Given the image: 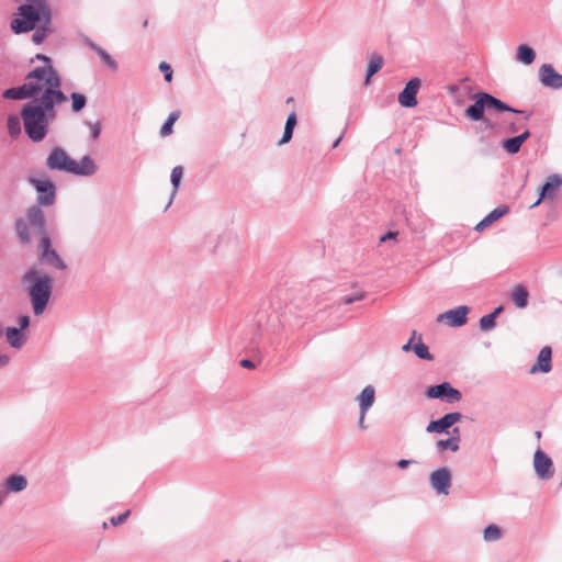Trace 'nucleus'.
<instances>
[{
    "label": "nucleus",
    "instance_id": "47",
    "mask_svg": "<svg viewBox=\"0 0 562 562\" xmlns=\"http://www.w3.org/2000/svg\"><path fill=\"white\" fill-rule=\"evenodd\" d=\"M366 414H367V412L360 411L359 427H360L361 429H366V428H367V426H366V424H364V417H366Z\"/></svg>",
    "mask_w": 562,
    "mask_h": 562
},
{
    "label": "nucleus",
    "instance_id": "5",
    "mask_svg": "<svg viewBox=\"0 0 562 562\" xmlns=\"http://www.w3.org/2000/svg\"><path fill=\"white\" fill-rule=\"evenodd\" d=\"M23 282L30 283L29 294L35 315H41L52 294V279L47 274L37 276L35 269H31L23 276Z\"/></svg>",
    "mask_w": 562,
    "mask_h": 562
},
{
    "label": "nucleus",
    "instance_id": "34",
    "mask_svg": "<svg viewBox=\"0 0 562 562\" xmlns=\"http://www.w3.org/2000/svg\"><path fill=\"white\" fill-rule=\"evenodd\" d=\"M502 537V530L496 525H490L484 530V540L495 541Z\"/></svg>",
    "mask_w": 562,
    "mask_h": 562
},
{
    "label": "nucleus",
    "instance_id": "57",
    "mask_svg": "<svg viewBox=\"0 0 562 562\" xmlns=\"http://www.w3.org/2000/svg\"><path fill=\"white\" fill-rule=\"evenodd\" d=\"M102 527H103V529H106L108 528V524L103 522Z\"/></svg>",
    "mask_w": 562,
    "mask_h": 562
},
{
    "label": "nucleus",
    "instance_id": "28",
    "mask_svg": "<svg viewBox=\"0 0 562 562\" xmlns=\"http://www.w3.org/2000/svg\"><path fill=\"white\" fill-rule=\"evenodd\" d=\"M535 58H536V53L531 47H529L525 44L518 46L517 59L520 63H522L525 65H530L533 63Z\"/></svg>",
    "mask_w": 562,
    "mask_h": 562
},
{
    "label": "nucleus",
    "instance_id": "3",
    "mask_svg": "<svg viewBox=\"0 0 562 562\" xmlns=\"http://www.w3.org/2000/svg\"><path fill=\"white\" fill-rule=\"evenodd\" d=\"M52 19L50 9L45 0H26L18 8L10 26L15 34L26 33L36 29L41 23Z\"/></svg>",
    "mask_w": 562,
    "mask_h": 562
},
{
    "label": "nucleus",
    "instance_id": "4",
    "mask_svg": "<svg viewBox=\"0 0 562 562\" xmlns=\"http://www.w3.org/2000/svg\"><path fill=\"white\" fill-rule=\"evenodd\" d=\"M46 165L52 170H61L74 175L91 176L97 167L89 156H85L80 161H76L59 147L54 148L47 157Z\"/></svg>",
    "mask_w": 562,
    "mask_h": 562
},
{
    "label": "nucleus",
    "instance_id": "49",
    "mask_svg": "<svg viewBox=\"0 0 562 562\" xmlns=\"http://www.w3.org/2000/svg\"><path fill=\"white\" fill-rule=\"evenodd\" d=\"M9 356L0 352V366H5L9 363Z\"/></svg>",
    "mask_w": 562,
    "mask_h": 562
},
{
    "label": "nucleus",
    "instance_id": "41",
    "mask_svg": "<svg viewBox=\"0 0 562 562\" xmlns=\"http://www.w3.org/2000/svg\"><path fill=\"white\" fill-rule=\"evenodd\" d=\"M507 213H508V207L507 206H503V207H497V209L493 210L488 214V216L495 222V221L499 220L502 216H504Z\"/></svg>",
    "mask_w": 562,
    "mask_h": 562
},
{
    "label": "nucleus",
    "instance_id": "46",
    "mask_svg": "<svg viewBox=\"0 0 562 562\" xmlns=\"http://www.w3.org/2000/svg\"><path fill=\"white\" fill-rule=\"evenodd\" d=\"M363 297H364L363 294H360L358 296H347V297L344 299L342 302H344V304L349 305V304H351V303H353L356 301L362 300Z\"/></svg>",
    "mask_w": 562,
    "mask_h": 562
},
{
    "label": "nucleus",
    "instance_id": "24",
    "mask_svg": "<svg viewBox=\"0 0 562 562\" xmlns=\"http://www.w3.org/2000/svg\"><path fill=\"white\" fill-rule=\"evenodd\" d=\"M459 441H460V429L456 427L453 429V436L448 439H440L437 441V447L439 450L443 451L450 449L456 452L459 450Z\"/></svg>",
    "mask_w": 562,
    "mask_h": 562
},
{
    "label": "nucleus",
    "instance_id": "32",
    "mask_svg": "<svg viewBox=\"0 0 562 562\" xmlns=\"http://www.w3.org/2000/svg\"><path fill=\"white\" fill-rule=\"evenodd\" d=\"M179 116H180V112L179 111H173V112H171L169 114L166 123L160 128V135L162 137H166V136H168V135H170L172 133L173 124L177 122Z\"/></svg>",
    "mask_w": 562,
    "mask_h": 562
},
{
    "label": "nucleus",
    "instance_id": "40",
    "mask_svg": "<svg viewBox=\"0 0 562 562\" xmlns=\"http://www.w3.org/2000/svg\"><path fill=\"white\" fill-rule=\"evenodd\" d=\"M159 69L164 72L166 81L170 82L172 80L171 66L169 64H167L166 61H161L159 64Z\"/></svg>",
    "mask_w": 562,
    "mask_h": 562
},
{
    "label": "nucleus",
    "instance_id": "20",
    "mask_svg": "<svg viewBox=\"0 0 562 562\" xmlns=\"http://www.w3.org/2000/svg\"><path fill=\"white\" fill-rule=\"evenodd\" d=\"M375 398V390L372 385L366 386L360 395L358 396V402L360 406V411L368 412V409L373 405Z\"/></svg>",
    "mask_w": 562,
    "mask_h": 562
},
{
    "label": "nucleus",
    "instance_id": "19",
    "mask_svg": "<svg viewBox=\"0 0 562 562\" xmlns=\"http://www.w3.org/2000/svg\"><path fill=\"white\" fill-rule=\"evenodd\" d=\"M529 293L526 286L517 284L513 288L510 299L518 308H525L528 305Z\"/></svg>",
    "mask_w": 562,
    "mask_h": 562
},
{
    "label": "nucleus",
    "instance_id": "2",
    "mask_svg": "<svg viewBox=\"0 0 562 562\" xmlns=\"http://www.w3.org/2000/svg\"><path fill=\"white\" fill-rule=\"evenodd\" d=\"M55 105L29 102L21 111L24 130L33 142H41L47 134L49 123L55 119Z\"/></svg>",
    "mask_w": 562,
    "mask_h": 562
},
{
    "label": "nucleus",
    "instance_id": "10",
    "mask_svg": "<svg viewBox=\"0 0 562 562\" xmlns=\"http://www.w3.org/2000/svg\"><path fill=\"white\" fill-rule=\"evenodd\" d=\"M41 258L47 263L60 270L66 269L65 262L60 259L58 254L50 249V239L47 235H43L40 243Z\"/></svg>",
    "mask_w": 562,
    "mask_h": 562
},
{
    "label": "nucleus",
    "instance_id": "54",
    "mask_svg": "<svg viewBox=\"0 0 562 562\" xmlns=\"http://www.w3.org/2000/svg\"><path fill=\"white\" fill-rule=\"evenodd\" d=\"M4 329L2 328V326L0 325V336H2L4 334Z\"/></svg>",
    "mask_w": 562,
    "mask_h": 562
},
{
    "label": "nucleus",
    "instance_id": "23",
    "mask_svg": "<svg viewBox=\"0 0 562 562\" xmlns=\"http://www.w3.org/2000/svg\"><path fill=\"white\" fill-rule=\"evenodd\" d=\"M530 136L529 131H525L519 136L508 138L503 143V147L506 149L509 154H516L519 151L521 145Z\"/></svg>",
    "mask_w": 562,
    "mask_h": 562
},
{
    "label": "nucleus",
    "instance_id": "53",
    "mask_svg": "<svg viewBox=\"0 0 562 562\" xmlns=\"http://www.w3.org/2000/svg\"><path fill=\"white\" fill-rule=\"evenodd\" d=\"M504 307L503 306H498L494 310L493 313H491V315H494V318H496L502 312H503Z\"/></svg>",
    "mask_w": 562,
    "mask_h": 562
},
{
    "label": "nucleus",
    "instance_id": "18",
    "mask_svg": "<svg viewBox=\"0 0 562 562\" xmlns=\"http://www.w3.org/2000/svg\"><path fill=\"white\" fill-rule=\"evenodd\" d=\"M485 109V102L481 92L475 94V102L465 110V115L473 121H480L483 117Z\"/></svg>",
    "mask_w": 562,
    "mask_h": 562
},
{
    "label": "nucleus",
    "instance_id": "44",
    "mask_svg": "<svg viewBox=\"0 0 562 562\" xmlns=\"http://www.w3.org/2000/svg\"><path fill=\"white\" fill-rule=\"evenodd\" d=\"M90 128H91L92 138L97 139L99 137V135H100V132H101L100 123L90 124Z\"/></svg>",
    "mask_w": 562,
    "mask_h": 562
},
{
    "label": "nucleus",
    "instance_id": "35",
    "mask_svg": "<svg viewBox=\"0 0 562 562\" xmlns=\"http://www.w3.org/2000/svg\"><path fill=\"white\" fill-rule=\"evenodd\" d=\"M8 131H9V134L13 137L18 136L21 133V122H20L19 116H16V115L9 116Z\"/></svg>",
    "mask_w": 562,
    "mask_h": 562
},
{
    "label": "nucleus",
    "instance_id": "36",
    "mask_svg": "<svg viewBox=\"0 0 562 562\" xmlns=\"http://www.w3.org/2000/svg\"><path fill=\"white\" fill-rule=\"evenodd\" d=\"M413 350H414L415 355L420 359H424V360H432L434 359L432 355L428 350V347L425 344H423L422 341L417 342L413 347Z\"/></svg>",
    "mask_w": 562,
    "mask_h": 562
},
{
    "label": "nucleus",
    "instance_id": "22",
    "mask_svg": "<svg viewBox=\"0 0 562 562\" xmlns=\"http://www.w3.org/2000/svg\"><path fill=\"white\" fill-rule=\"evenodd\" d=\"M483 94V100L485 102V106H486V110H495L497 112H503V111H512V112H515V113H519L520 111H517V110H514L512 108H509L508 105H506L504 102H502L501 100L496 99L495 97L488 94V93H485V92H482Z\"/></svg>",
    "mask_w": 562,
    "mask_h": 562
},
{
    "label": "nucleus",
    "instance_id": "42",
    "mask_svg": "<svg viewBox=\"0 0 562 562\" xmlns=\"http://www.w3.org/2000/svg\"><path fill=\"white\" fill-rule=\"evenodd\" d=\"M130 514H131V512H130V510H126L125 513H123V514L119 515L117 517H112V518L110 519L111 525H113V526H117V525H120V524H123V522L127 519V517L130 516Z\"/></svg>",
    "mask_w": 562,
    "mask_h": 562
},
{
    "label": "nucleus",
    "instance_id": "6",
    "mask_svg": "<svg viewBox=\"0 0 562 562\" xmlns=\"http://www.w3.org/2000/svg\"><path fill=\"white\" fill-rule=\"evenodd\" d=\"M425 394L428 398H440L451 404L458 403L462 398L461 392L454 389L449 382L429 386Z\"/></svg>",
    "mask_w": 562,
    "mask_h": 562
},
{
    "label": "nucleus",
    "instance_id": "8",
    "mask_svg": "<svg viewBox=\"0 0 562 562\" xmlns=\"http://www.w3.org/2000/svg\"><path fill=\"white\" fill-rule=\"evenodd\" d=\"M30 183L33 184L38 193L37 201L42 205H50L55 200V186L48 179H36L31 177Z\"/></svg>",
    "mask_w": 562,
    "mask_h": 562
},
{
    "label": "nucleus",
    "instance_id": "13",
    "mask_svg": "<svg viewBox=\"0 0 562 562\" xmlns=\"http://www.w3.org/2000/svg\"><path fill=\"white\" fill-rule=\"evenodd\" d=\"M540 81L543 86L553 89L562 88V75L558 74L552 65L543 64L539 70Z\"/></svg>",
    "mask_w": 562,
    "mask_h": 562
},
{
    "label": "nucleus",
    "instance_id": "38",
    "mask_svg": "<svg viewBox=\"0 0 562 562\" xmlns=\"http://www.w3.org/2000/svg\"><path fill=\"white\" fill-rule=\"evenodd\" d=\"M16 231H18V234H19L20 239H21L23 243H29V241H30L31 236H30V234H29V232H27L25 221H23V220H19V221L16 222Z\"/></svg>",
    "mask_w": 562,
    "mask_h": 562
},
{
    "label": "nucleus",
    "instance_id": "48",
    "mask_svg": "<svg viewBox=\"0 0 562 562\" xmlns=\"http://www.w3.org/2000/svg\"><path fill=\"white\" fill-rule=\"evenodd\" d=\"M240 366L243 368H246V369H252L255 368V364L252 363V361L248 360V359H244L240 361Z\"/></svg>",
    "mask_w": 562,
    "mask_h": 562
},
{
    "label": "nucleus",
    "instance_id": "21",
    "mask_svg": "<svg viewBox=\"0 0 562 562\" xmlns=\"http://www.w3.org/2000/svg\"><path fill=\"white\" fill-rule=\"evenodd\" d=\"M8 344L13 348H21L25 342V337L21 329L8 327L4 331Z\"/></svg>",
    "mask_w": 562,
    "mask_h": 562
},
{
    "label": "nucleus",
    "instance_id": "15",
    "mask_svg": "<svg viewBox=\"0 0 562 562\" xmlns=\"http://www.w3.org/2000/svg\"><path fill=\"white\" fill-rule=\"evenodd\" d=\"M533 467L541 479H550L553 475L552 461L541 450H537L535 453Z\"/></svg>",
    "mask_w": 562,
    "mask_h": 562
},
{
    "label": "nucleus",
    "instance_id": "50",
    "mask_svg": "<svg viewBox=\"0 0 562 562\" xmlns=\"http://www.w3.org/2000/svg\"><path fill=\"white\" fill-rule=\"evenodd\" d=\"M396 235H397L396 233L389 232L386 235L381 237V241H385L386 239L395 238Z\"/></svg>",
    "mask_w": 562,
    "mask_h": 562
},
{
    "label": "nucleus",
    "instance_id": "58",
    "mask_svg": "<svg viewBox=\"0 0 562 562\" xmlns=\"http://www.w3.org/2000/svg\"><path fill=\"white\" fill-rule=\"evenodd\" d=\"M292 101H293V98H289V99H288V102H289V103H292Z\"/></svg>",
    "mask_w": 562,
    "mask_h": 562
},
{
    "label": "nucleus",
    "instance_id": "25",
    "mask_svg": "<svg viewBox=\"0 0 562 562\" xmlns=\"http://www.w3.org/2000/svg\"><path fill=\"white\" fill-rule=\"evenodd\" d=\"M2 97L12 100L30 99L26 81L20 87L7 89Z\"/></svg>",
    "mask_w": 562,
    "mask_h": 562
},
{
    "label": "nucleus",
    "instance_id": "45",
    "mask_svg": "<svg viewBox=\"0 0 562 562\" xmlns=\"http://www.w3.org/2000/svg\"><path fill=\"white\" fill-rule=\"evenodd\" d=\"M19 325H20V328L21 331H23L25 328L29 327L30 325V317L27 315H23L19 318Z\"/></svg>",
    "mask_w": 562,
    "mask_h": 562
},
{
    "label": "nucleus",
    "instance_id": "39",
    "mask_svg": "<svg viewBox=\"0 0 562 562\" xmlns=\"http://www.w3.org/2000/svg\"><path fill=\"white\" fill-rule=\"evenodd\" d=\"M495 324L496 323H495L494 315H491V314L484 315L480 319V328L482 330H490L495 327Z\"/></svg>",
    "mask_w": 562,
    "mask_h": 562
},
{
    "label": "nucleus",
    "instance_id": "51",
    "mask_svg": "<svg viewBox=\"0 0 562 562\" xmlns=\"http://www.w3.org/2000/svg\"><path fill=\"white\" fill-rule=\"evenodd\" d=\"M415 335H416V331L414 330L413 331V337L409 339V341L406 345L403 346V350L404 351H409L411 350L412 341H413Z\"/></svg>",
    "mask_w": 562,
    "mask_h": 562
},
{
    "label": "nucleus",
    "instance_id": "59",
    "mask_svg": "<svg viewBox=\"0 0 562 562\" xmlns=\"http://www.w3.org/2000/svg\"><path fill=\"white\" fill-rule=\"evenodd\" d=\"M3 496L0 494V505L2 504Z\"/></svg>",
    "mask_w": 562,
    "mask_h": 562
},
{
    "label": "nucleus",
    "instance_id": "14",
    "mask_svg": "<svg viewBox=\"0 0 562 562\" xmlns=\"http://www.w3.org/2000/svg\"><path fill=\"white\" fill-rule=\"evenodd\" d=\"M462 418V415L460 413H449L446 414L443 417H441L438 420H432L427 426L428 432H445L448 428L460 422Z\"/></svg>",
    "mask_w": 562,
    "mask_h": 562
},
{
    "label": "nucleus",
    "instance_id": "55",
    "mask_svg": "<svg viewBox=\"0 0 562 562\" xmlns=\"http://www.w3.org/2000/svg\"><path fill=\"white\" fill-rule=\"evenodd\" d=\"M536 437H537L538 439H540V438H541V431H537V432H536Z\"/></svg>",
    "mask_w": 562,
    "mask_h": 562
},
{
    "label": "nucleus",
    "instance_id": "29",
    "mask_svg": "<svg viewBox=\"0 0 562 562\" xmlns=\"http://www.w3.org/2000/svg\"><path fill=\"white\" fill-rule=\"evenodd\" d=\"M52 32L53 30L50 27V21L47 23L41 22L36 26V31L33 34V42L35 44H41L44 41V38Z\"/></svg>",
    "mask_w": 562,
    "mask_h": 562
},
{
    "label": "nucleus",
    "instance_id": "7",
    "mask_svg": "<svg viewBox=\"0 0 562 562\" xmlns=\"http://www.w3.org/2000/svg\"><path fill=\"white\" fill-rule=\"evenodd\" d=\"M470 308L465 305L449 310L437 317L438 323H445L450 327H460L467 324Z\"/></svg>",
    "mask_w": 562,
    "mask_h": 562
},
{
    "label": "nucleus",
    "instance_id": "26",
    "mask_svg": "<svg viewBox=\"0 0 562 562\" xmlns=\"http://www.w3.org/2000/svg\"><path fill=\"white\" fill-rule=\"evenodd\" d=\"M296 122H297L296 113H295V111H292L289 114L288 119H286L283 136L279 140V145L286 144V143H289L291 140L292 134H293V130H294V127L296 125Z\"/></svg>",
    "mask_w": 562,
    "mask_h": 562
},
{
    "label": "nucleus",
    "instance_id": "30",
    "mask_svg": "<svg viewBox=\"0 0 562 562\" xmlns=\"http://www.w3.org/2000/svg\"><path fill=\"white\" fill-rule=\"evenodd\" d=\"M383 65V58L379 55H373L369 61L368 69H367V78L366 83H369L370 78L376 74Z\"/></svg>",
    "mask_w": 562,
    "mask_h": 562
},
{
    "label": "nucleus",
    "instance_id": "33",
    "mask_svg": "<svg viewBox=\"0 0 562 562\" xmlns=\"http://www.w3.org/2000/svg\"><path fill=\"white\" fill-rule=\"evenodd\" d=\"M71 101H72L71 110L74 112L81 111L86 106V103H87L86 97L82 93H79V92H74L71 94Z\"/></svg>",
    "mask_w": 562,
    "mask_h": 562
},
{
    "label": "nucleus",
    "instance_id": "31",
    "mask_svg": "<svg viewBox=\"0 0 562 562\" xmlns=\"http://www.w3.org/2000/svg\"><path fill=\"white\" fill-rule=\"evenodd\" d=\"M89 46L99 54V56L104 61V64H106L111 69L116 70V68H117L116 61L111 57V55L108 52H105L103 48L97 46L92 42L89 43Z\"/></svg>",
    "mask_w": 562,
    "mask_h": 562
},
{
    "label": "nucleus",
    "instance_id": "11",
    "mask_svg": "<svg viewBox=\"0 0 562 562\" xmlns=\"http://www.w3.org/2000/svg\"><path fill=\"white\" fill-rule=\"evenodd\" d=\"M420 87V79L413 78L409 80L403 91L398 95V102L404 108H414L417 105V92Z\"/></svg>",
    "mask_w": 562,
    "mask_h": 562
},
{
    "label": "nucleus",
    "instance_id": "9",
    "mask_svg": "<svg viewBox=\"0 0 562 562\" xmlns=\"http://www.w3.org/2000/svg\"><path fill=\"white\" fill-rule=\"evenodd\" d=\"M562 187V176L558 173H553L548 177L547 182L541 188L539 199L531 205L535 207L539 205L546 199H553L557 196L558 191Z\"/></svg>",
    "mask_w": 562,
    "mask_h": 562
},
{
    "label": "nucleus",
    "instance_id": "16",
    "mask_svg": "<svg viewBox=\"0 0 562 562\" xmlns=\"http://www.w3.org/2000/svg\"><path fill=\"white\" fill-rule=\"evenodd\" d=\"M551 358H552V350L550 347H543L538 356L537 363H535L531 369L530 373L536 374L539 372L548 373L551 370Z\"/></svg>",
    "mask_w": 562,
    "mask_h": 562
},
{
    "label": "nucleus",
    "instance_id": "27",
    "mask_svg": "<svg viewBox=\"0 0 562 562\" xmlns=\"http://www.w3.org/2000/svg\"><path fill=\"white\" fill-rule=\"evenodd\" d=\"M5 485L10 492H20L26 487L27 481L23 475H11L7 479Z\"/></svg>",
    "mask_w": 562,
    "mask_h": 562
},
{
    "label": "nucleus",
    "instance_id": "17",
    "mask_svg": "<svg viewBox=\"0 0 562 562\" xmlns=\"http://www.w3.org/2000/svg\"><path fill=\"white\" fill-rule=\"evenodd\" d=\"M27 221L36 234L41 235V237L46 235L44 229V215L40 207L33 206L27 211Z\"/></svg>",
    "mask_w": 562,
    "mask_h": 562
},
{
    "label": "nucleus",
    "instance_id": "1",
    "mask_svg": "<svg viewBox=\"0 0 562 562\" xmlns=\"http://www.w3.org/2000/svg\"><path fill=\"white\" fill-rule=\"evenodd\" d=\"M35 59L42 60L43 66L36 67L25 77L30 99H33L32 103L49 105L64 103L67 97L60 90L61 79L52 66L50 59L42 54H37Z\"/></svg>",
    "mask_w": 562,
    "mask_h": 562
},
{
    "label": "nucleus",
    "instance_id": "43",
    "mask_svg": "<svg viewBox=\"0 0 562 562\" xmlns=\"http://www.w3.org/2000/svg\"><path fill=\"white\" fill-rule=\"evenodd\" d=\"M494 221L487 215L480 223L476 224L475 229L477 232H482L486 227H488Z\"/></svg>",
    "mask_w": 562,
    "mask_h": 562
},
{
    "label": "nucleus",
    "instance_id": "12",
    "mask_svg": "<svg viewBox=\"0 0 562 562\" xmlns=\"http://www.w3.org/2000/svg\"><path fill=\"white\" fill-rule=\"evenodd\" d=\"M430 483L438 494L447 495L451 485V473L449 469L441 468L434 471L430 475Z\"/></svg>",
    "mask_w": 562,
    "mask_h": 562
},
{
    "label": "nucleus",
    "instance_id": "52",
    "mask_svg": "<svg viewBox=\"0 0 562 562\" xmlns=\"http://www.w3.org/2000/svg\"><path fill=\"white\" fill-rule=\"evenodd\" d=\"M413 461L411 460H400L397 462V465L401 468V469H405L408 464H411Z\"/></svg>",
    "mask_w": 562,
    "mask_h": 562
},
{
    "label": "nucleus",
    "instance_id": "56",
    "mask_svg": "<svg viewBox=\"0 0 562 562\" xmlns=\"http://www.w3.org/2000/svg\"><path fill=\"white\" fill-rule=\"evenodd\" d=\"M340 142V138H338L335 143H334V147H336L338 145V143Z\"/></svg>",
    "mask_w": 562,
    "mask_h": 562
},
{
    "label": "nucleus",
    "instance_id": "37",
    "mask_svg": "<svg viewBox=\"0 0 562 562\" xmlns=\"http://www.w3.org/2000/svg\"><path fill=\"white\" fill-rule=\"evenodd\" d=\"M183 169L181 166H177L171 171V183L173 187V194L177 192L180 181L182 179Z\"/></svg>",
    "mask_w": 562,
    "mask_h": 562
}]
</instances>
